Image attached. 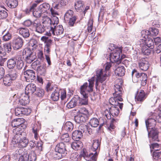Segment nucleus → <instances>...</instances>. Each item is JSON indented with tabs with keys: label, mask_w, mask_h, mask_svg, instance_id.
I'll use <instances>...</instances> for the list:
<instances>
[{
	"label": "nucleus",
	"mask_w": 161,
	"mask_h": 161,
	"mask_svg": "<svg viewBox=\"0 0 161 161\" xmlns=\"http://www.w3.org/2000/svg\"><path fill=\"white\" fill-rule=\"evenodd\" d=\"M96 79L95 86L97 89L98 87V82L101 81V69H99L96 71V77H92L88 80L89 85L87 82L84 83L80 88V93L83 96L84 98H79V104L80 105H86L88 103V93L93 91L94 81Z\"/></svg>",
	"instance_id": "1"
},
{
	"label": "nucleus",
	"mask_w": 161,
	"mask_h": 161,
	"mask_svg": "<svg viewBox=\"0 0 161 161\" xmlns=\"http://www.w3.org/2000/svg\"><path fill=\"white\" fill-rule=\"evenodd\" d=\"M114 89L115 92L113 93V97L109 99V103L115 106L119 104L120 109H122L123 103H120L119 102H122L123 100L121 96L123 92L122 88L119 85L116 84L114 85Z\"/></svg>",
	"instance_id": "2"
},
{
	"label": "nucleus",
	"mask_w": 161,
	"mask_h": 161,
	"mask_svg": "<svg viewBox=\"0 0 161 161\" xmlns=\"http://www.w3.org/2000/svg\"><path fill=\"white\" fill-rule=\"evenodd\" d=\"M112 105L110 107H108V110L106 109L104 110V114H103V116H104V119H103V123L101 121V127L103 125H105L107 122V119L110 118L111 115L114 117L117 116L119 113V111L118 106L119 107V105H114L111 104Z\"/></svg>",
	"instance_id": "3"
},
{
	"label": "nucleus",
	"mask_w": 161,
	"mask_h": 161,
	"mask_svg": "<svg viewBox=\"0 0 161 161\" xmlns=\"http://www.w3.org/2000/svg\"><path fill=\"white\" fill-rule=\"evenodd\" d=\"M132 80L134 83L141 81V85H145L147 80V75L144 73H140L136 69H134L131 72Z\"/></svg>",
	"instance_id": "4"
},
{
	"label": "nucleus",
	"mask_w": 161,
	"mask_h": 161,
	"mask_svg": "<svg viewBox=\"0 0 161 161\" xmlns=\"http://www.w3.org/2000/svg\"><path fill=\"white\" fill-rule=\"evenodd\" d=\"M55 150V153L54 154V157L57 159H59L65 157L67 153L65 145L63 142L58 144L56 146Z\"/></svg>",
	"instance_id": "5"
},
{
	"label": "nucleus",
	"mask_w": 161,
	"mask_h": 161,
	"mask_svg": "<svg viewBox=\"0 0 161 161\" xmlns=\"http://www.w3.org/2000/svg\"><path fill=\"white\" fill-rule=\"evenodd\" d=\"M122 49L120 47H117L115 51L110 53L109 55V59L112 63L121 62V60L125 57V56L121 55L120 54L122 53Z\"/></svg>",
	"instance_id": "6"
},
{
	"label": "nucleus",
	"mask_w": 161,
	"mask_h": 161,
	"mask_svg": "<svg viewBox=\"0 0 161 161\" xmlns=\"http://www.w3.org/2000/svg\"><path fill=\"white\" fill-rule=\"evenodd\" d=\"M80 155L83 157L86 161H96L97 156V152L93 153H89L86 149H83L80 153Z\"/></svg>",
	"instance_id": "7"
},
{
	"label": "nucleus",
	"mask_w": 161,
	"mask_h": 161,
	"mask_svg": "<svg viewBox=\"0 0 161 161\" xmlns=\"http://www.w3.org/2000/svg\"><path fill=\"white\" fill-rule=\"evenodd\" d=\"M111 64L110 63L107 62L103 65V68L101 69V82L108 80L110 76V69Z\"/></svg>",
	"instance_id": "8"
},
{
	"label": "nucleus",
	"mask_w": 161,
	"mask_h": 161,
	"mask_svg": "<svg viewBox=\"0 0 161 161\" xmlns=\"http://www.w3.org/2000/svg\"><path fill=\"white\" fill-rule=\"evenodd\" d=\"M62 100H63L66 97V92L64 89H58L55 90L52 93L51 95V98L54 101H57L59 99L60 96Z\"/></svg>",
	"instance_id": "9"
},
{
	"label": "nucleus",
	"mask_w": 161,
	"mask_h": 161,
	"mask_svg": "<svg viewBox=\"0 0 161 161\" xmlns=\"http://www.w3.org/2000/svg\"><path fill=\"white\" fill-rule=\"evenodd\" d=\"M13 133L15 134L12 140V142L14 144H18L20 142L21 139L22 138L23 133L20 131L18 128H16L13 130Z\"/></svg>",
	"instance_id": "10"
},
{
	"label": "nucleus",
	"mask_w": 161,
	"mask_h": 161,
	"mask_svg": "<svg viewBox=\"0 0 161 161\" xmlns=\"http://www.w3.org/2000/svg\"><path fill=\"white\" fill-rule=\"evenodd\" d=\"M17 95V96L15 95L14 97H15L17 96L19 97H18L19 99L18 101L20 104L22 105H25L29 103L30 102L29 95L26 93L25 92L21 94L20 96L19 95H20L19 94H18Z\"/></svg>",
	"instance_id": "11"
},
{
	"label": "nucleus",
	"mask_w": 161,
	"mask_h": 161,
	"mask_svg": "<svg viewBox=\"0 0 161 161\" xmlns=\"http://www.w3.org/2000/svg\"><path fill=\"white\" fill-rule=\"evenodd\" d=\"M86 128V125H80L79 128L81 130H75L72 133V138L75 141H79L82 136V132L85 131L84 128Z\"/></svg>",
	"instance_id": "12"
},
{
	"label": "nucleus",
	"mask_w": 161,
	"mask_h": 161,
	"mask_svg": "<svg viewBox=\"0 0 161 161\" xmlns=\"http://www.w3.org/2000/svg\"><path fill=\"white\" fill-rule=\"evenodd\" d=\"M25 78L26 81L32 82L36 78L35 72L32 70L28 69L24 73Z\"/></svg>",
	"instance_id": "13"
},
{
	"label": "nucleus",
	"mask_w": 161,
	"mask_h": 161,
	"mask_svg": "<svg viewBox=\"0 0 161 161\" xmlns=\"http://www.w3.org/2000/svg\"><path fill=\"white\" fill-rule=\"evenodd\" d=\"M23 42L21 37H18L14 38L12 41V47L15 50H17L21 47Z\"/></svg>",
	"instance_id": "14"
},
{
	"label": "nucleus",
	"mask_w": 161,
	"mask_h": 161,
	"mask_svg": "<svg viewBox=\"0 0 161 161\" xmlns=\"http://www.w3.org/2000/svg\"><path fill=\"white\" fill-rule=\"evenodd\" d=\"M64 32V29L61 25H58L56 27H52V29L50 31V33H52L53 35L59 36L62 34Z\"/></svg>",
	"instance_id": "15"
},
{
	"label": "nucleus",
	"mask_w": 161,
	"mask_h": 161,
	"mask_svg": "<svg viewBox=\"0 0 161 161\" xmlns=\"http://www.w3.org/2000/svg\"><path fill=\"white\" fill-rule=\"evenodd\" d=\"M139 66L141 70L146 71L149 67L148 62L144 58H141L139 62Z\"/></svg>",
	"instance_id": "16"
},
{
	"label": "nucleus",
	"mask_w": 161,
	"mask_h": 161,
	"mask_svg": "<svg viewBox=\"0 0 161 161\" xmlns=\"http://www.w3.org/2000/svg\"><path fill=\"white\" fill-rule=\"evenodd\" d=\"M148 131V136L149 138H152L153 141H158V130L155 128L152 129L150 132Z\"/></svg>",
	"instance_id": "17"
},
{
	"label": "nucleus",
	"mask_w": 161,
	"mask_h": 161,
	"mask_svg": "<svg viewBox=\"0 0 161 161\" xmlns=\"http://www.w3.org/2000/svg\"><path fill=\"white\" fill-rule=\"evenodd\" d=\"M25 122V120L22 118L16 119H14L11 123V125L14 127L18 128L22 127L23 123Z\"/></svg>",
	"instance_id": "18"
},
{
	"label": "nucleus",
	"mask_w": 161,
	"mask_h": 161,
	"mask_svg": "<svg viewBox=\"0 0 161 161\" xmlns=\"http://www.w3.org/2000/svg\"><path fill=\"white\" fill-rule=\"evenodd\" d=\"M147 97V94L145 93L144 91L142 90H140V91L137 92L135 98L137 101L142 102Z\"/></svg>",
	"instance_id": "19"
},
{
	"label": "nucleus",
	"mask_w": 161,
	"mask_h": 161,
	"mask_svg": "<svg viewBox=\"0 0 161 161\" xmlns=\"http://www.w3.org/2000/svg\"><path fill=\"white\" fill-rule=\"evenodd\" d=\"M33 26L36 27V31L40 33H42L45 30V27L42 25L39 21L35 20L33 23Z\"/></svg>",
	"instance_id": "20"
},
{
	"label": "nucleus",
	"mask_w": 161,
	"mask_h": 161,
	"mask_svg": "<svg viewBox=\"0 0 161 161\" xmlns=\"http://www.w3.org/2000/svg\"><path fill=\"white\" fill-rule=\"evenodd\" d=\"M146 125L147 130L149 129H152L156 125L155 119L152 118H149L145 121Z\"/></svg>",
	"instance_id": "21"
},
{
	"label": "nucleus",
	"mask_w": 161,
	"mask_h": 161,
	"mask_svg": "<svg viewBox=\"0 0 161 161\" xmlns=\"http://www.w3.org/2000/svg\"><path fill=\"white\" fill-rule=\"evenodd\" d=\"M42 23L44 27H46L47 29L50 28L52 29V26L51 24V19L47 16H45L43 17L42 19Z\"/></svg>",
	"instance_id": "22"
},
{
	"label": "nucleus",
	"mask_w": 161,
	"mask_h": 161,
	"mask_svg": "<svg viewBox=\"0 0 161 161\" xmlns=\"http://www.w3.org/2000/svg\"><path fill=\"white\" fill-rule=\"evenodd\" d=\"M36 90L35 85L33 84H30L28 85L25 89V92L29 95L32 94Z\"/></svg>",
	"instance_id": "23"
},
{
	"label": "nucleus",
	"mask_w": 161,
	"mask_h": 161,
	"mask_svg": "<svg viewBox=\"0 0 161 161\" xmlns=\"http://www.w3.org/2000/svg\"><path fill=\"white\" fill-rule=\"evenodd\" d=\"M125 73V69L124 67L122 66H119L115 71V73L116 75L120 77L124 76Z\"/></svg>",
	"instance_id": "24"
},
{
	"label": "nucleus",
	"mask_w": 161,
	"mask_h": 161,
	"mask_svg": "<svg viewBox=\"0 0 161 161\" xmlns=\"http://www.w3.org/2000/svg\"><path fill=\"white\" fill-rule=\"evenodd\" d=\"M41 40L44 43V47L51 48L53 43L51 39H49L47 37L43 36L41 38Z\"/></svg>",
	"instance_id": "25"
},
{
	"label": "nucleus",
	"mask_w": 161,
	"mask_h": 161,
	"mask_svg": "<svg viewBox=\"0 0 161 161\" xmlns=\"http://www.w3.org/2000/svg\"><path fill=\"white\" fill-rule=\"evenodd\" d=\"M82 143L79 141H75L71 144L72 148L75 150H78L80 149L82 147Z\"/></svg>",
	"instance_id": "26"
},
{
	"label": "nucleus",
	"mask_w": 161,
	"mask_h": 161,
	"mask_svg": "<svg viewBox=\"0 0 161 161\" xmlns=\"http://www.w3.org/2000/svg\"><path fill=\"white\" fill-rule=\"evenodd\" d=\"M19 33L24 37H27L30 36L29 30L26 28H20L19 29Z\"/></svg>",
	"instance_id": "27"
},
{
	"label": "nucleus",
	"mask_w": 161,
	"mask_h": 161,
	"mask_svg": "<svg viewBox=\"0 0 161 161\" xmlns=\"http://www.w3.org/2000/svg\"><path fill=\"white\" fill-rule=\"evenodd\" d=\"M32 132L34 134V137L36 140L38 137V133L39 130V125L36 123H34L32 125Z\"/></svg>",
	"instance_id": "28"
},
{
	"label": "nucleus",
	"mask_w": 161,
	"mask_h": 161,
	"mask_svg": "<svg viewBox=\"0 0 161 161\" xmlns=\"http://www.w3.org/2000/svg\"><path fill=\"white\" fill-rule=\"evenodd\" d=\"M79 97H77V98L75 97L73 98L70 102L67 103L66 107L69 108H71L75 107L77 103V101H78V99Z\"/></svg>",
	"instance_id": "29"
},
{
	"label": "nucleus",
	"mask_w": 161,
	"mask_h": 161,
	"mask_svg": "<svg viewBox=\"0 0 161 161\" xmlns=\"http://www.w3.org/2000/svg\"><path fill=\"white\" fill-rule=\"evenodd\" d=\"M36 56L35 53L32 52L31 54H30L29 55L26 57L25 60L27 63L31 64L36 59Z\"/></svg>",
	"instance_id": "30"
},
{
	"label": "nucleus",
	"mask_w": 161,
	"mask_h": 161,
	"mask_svg": "<svg viewBox=\"0 0 161 161\" xmlns=\"http://www.w3.org/2000/svg\"><path fill=\"white\" fill-rule=\"evenodd\" d=\"M29 143V141L26 137L22 136L20 141L18 144V146L19 147H26Z\"/></svg>",
	"instance_id": "31"
},
{
	"label": "nucleus",
	"mask_w": 161,
	"mask_h": 161,
	"mask_svg": "<svg viewBox=\"0 0 161 161\" xmlns=\"http://www.w3.org/2000/svg\"><path fill=\"white\" fill-rule=\"evenodd\" d=\"M75 121L78 123H82L86 121L85 115L79 114L78 115L75 116Z\"/></svg>",
	"instance_id": "32"
},
{
	"label": "nucleus",
	"mask_w": 161,
	"mask_h": 161,
	"mask_svg": "<svg viewBox=\"0 0 161 161\" xmlns=\"http://www.w3.org/2000/svg\"><path fill=\"white\" fill-rule=\"evenodd\" d=\"M50 7L49 4L47 3H44L41 4L38 8L39 10H40L43 13L46 12L49 9Z\"/></svg>",
	"instance_id": "33"
},
{
	"label": "nucleus",
	"mask_w": 161,
	"mask_h": 161,
	"mask_svg": "<svg viewBox=\"0 0 161 161\" xmlns=\"http://www.w3.org/2000/svg\"><path fill=\"white\" fill-rule=\"evenodd\" d=\"M7 6L10 8H14L18 5L17 0H7L6 2Z\"/></svg>",
	"instance_id": "34"
},
{
	"label": "nucleus",
	"mask_w": 161,
	"mask_h": 161,
	"mask_svg": "<svg viewBox=\"0 0 161 161\" xmlns=\"http://www.w3.org/2000/svg\"><path fill=\"white\" fill-rule=\"evenodd\" d=\"M73 128V124L69 121L66 122L63 126V129L68 132L72 130Z\"/></svg>",
	"instance_id": "35"
},
{
	"label": "nucleus",
	"mask_w": 161,
	"mask_h": 161,
	"mask_svg": "<svg viewBox=\"0 0 161 161\" xmlns=\"http://www.w3.org/2000/svg\"><path fill=\"white\" fill-rule=\"evenodd\" d=\"M36 70L39 74L42 76L45 75L46 72V67L44 66L40 65L37 66Z\"/></svg>",
	"instance_id": "36"
},
{
	"label": "nucleus",
	"mask_w": 161,
	"mask_h": 161,
	"mask_svg": "<svg viewBox=\"0 0 161 161\" xmlns=\"http://www.w3.org/2000/svg\"><path fill=\"white\" fill-rule=\"evenodd\" d=\"M83 3L82 1H77L75 3V8L77 12L81 11L83 9Z\"/></svg>",
	"instance_id": "37"
},
{
	"label": "nucleus",
	"mask_w": 161,
	"mask_h": 161,
	"mask_svg": "<svg viewBox=\"0 0 161 161\" xmlns=\"http://www.w3.org/2000/svg\"><path fill=\"white\" fill-rule=\"evenodd\" d=\"M12 80L10 76L7 75L3 79L4 84L6 86H9L11 85Z\"/></svg>",
	"instance_id": "38"
},
{
	"label": "nucleus",
	"mask_w": 161,
	"mask_h": 161,
	"mask_svg": "<svg viewBox=\"0 0 161 161\" xmlns=\"http://www.w3.org/2000/svg\"><path fill=\"white\" fill-rule=\"evenodd\" d=\"M16 64V62L14 58H10L7 62V66L10 69H13Z\"/></svg>",
	"instance_id": "39"
},
{
	"label": "nucleus",
	"mask_w": 161,
	"mask_h": 161,
	"mask_svg": "<svg viewBox=\"0 0 161 161\" xmlns=\"http://www.w3.org/2000/svg\"><path fill=\"white\" fill-rule=\"evenodd\" d=\"M17 59V61L16 64V67L18 69H20L23 67L24 65L21 56H19Z\"/></svg>",
	"instance_id": "40"
},
{
	"label": "nucleus",
	"mask_w": 161,
	"mask_h": 161,
	"mask_svg": "<svg viewBox=\"0 0 161 161\" xmlns=\"http://www.w3.org/2000/svg\"><path fill=\"white\" fill-rule=\"evenodd\" d=\"M153 155L154 161H161V151L154 152Z\"/></svg>",
	"instance_id": "41"
},
{
	"label": "nucleus",
	"mask_w": 161,
	"mask_h": 161,
	"mask_svg": "<svg viewBox=\"0 0 161 161\" xmlns=\"http://www.w3.org/2000/svg\"><path fill=\"white\" fill-rule=\"evenodd\" d=\"M73 12L71 10L67 11L65 14L64 19L66 21H69V19L73 17Z\"/></svg>",
	"instance_id": "42"
},
{
	"label": "nucleus",
	"mask_w": 161,
	"mask_h": 161,
	"mask_svg": "<svg viewBox=\"0 0 161 161\" xmlns=\"http://www.w3.org/2000/svg\"><path fill=\"white\" fill-rule=\"evenodd\" d=\"M100 144L99 143L98 140H94L93 141L92 146L91 147V149L93 151H95L99 147V150L100 147H99V146Z\"/></svg>",
	"instance_id": "43"
},
{
	"label": "nucleus",
	"mask_w": 161,
	"mask_h": 161,
	"mask_svg": "<svg viewBox=\"0 0 161 161\" xmlns=\"http://www.w3.org/2000/svg\"><path fill=\"white\" fill-rule=\"evenodd\" d=\"M89 124L92 127H96L99 125V122L97 118H93L90 120Z\"/></svg>",
	"instance_id": "44"
},
{
	"label": "nucleus",
	"mask_w": 161,
	"mask_h": 161,
	"mask_svg": "<svg viewBox=\"0 0 161 161\" xmlns=\"http://www.w3.org/2000/svg\"><path fill=\"white\" fill-rule=\"evenodd\" d=\"M32 52V50L30 48H27L24 49L22 52V56L23 58H26V57L31 54Z\"/></svg>",
	"instance_id": "45"
},
{
	"label": "nucleus",
	"mask_w": 161,
	"mask_h": 161,
	"mask_svg": "<svg viewBox=\"0 0 161 161\" xmlns=\"http://www.w3.org/2000/svg\"><path fill=\"white\" fill-rule=\"evenodd\" d=\"M26 157L28 158V160L30 161H35L36 159V154L34 153H32L29 155L25 154Z\"/></svg>",
	"instance_id": "46"
},
{
	"label": "nucleus",
	"mask_w": 161,
	"mask_h": 161,
	"mask_svg": "<svg viewBox=\"0 0 161 161\" xmlns=\"http://www.w3.org/2000/svg\"><path fill=\"white\" fill-rule=\"evenodd\" d=\"M115 121L114 119H112L109 125H107V130L110 132H111L114 129L115 126L114 125V123Z\"/></svg>",
	"instance_id": "47"
},
{
	"label": "nucleus",
	"mask_w": 161,
	"mask_h": 161,
	"mask_svg": "<svg viewBox=\"0 0 161 161\" xmlns=\"http://www.w3.org/2000/svg\"><path fill=\"white\" fill-rule=\"evenodd\" d=\"M146 46L150 49H153L154 47V44L153 40L150 39L146 42Z\"/></svg>",
	"instance_id": "48"
},
{
	"label": "nucleus",
	"mask_w": 161,
	"mask_h": 161,
	"mask_svg": "<svg viewBox=\"0 0 161 161\" xmlns=\"http://www.w3.org/2000/svg\"><path fill=\"white\" fill-rule=\"evenodd\" d=\"M3 45L4 50L7 51L8 53H9L11 51L12 47L10 43H6L3 44Z\"/></svg>",
	"instance_id": "49"
},
{
	"label": "nucleus",
	"mask_w": 161,
	"mask_h": 161,
	"mask_svg": "<svg viewBox=\"0 0 161 161\" xmlns=\"http://www.w3.org/2000/svg\"><path fill=\"white\" fill-rule=\"evenodd\" d=\"M93 20L92 19H89L87 23V29L89 32H90L92 31Z\"/></svg>",
	"instance_id": "50"
},
{
	"label": "nucleus",
	"mask_w": 161,
	"mask_h": 161,
	"mask_svg": "<svg viewBox=\"0 0 161 161\" xmlns=\"http://www.w3.org/2000/svg\"><path fill=\"white\" fill-rule=\"evenodd\" d=\"M43 13L38 8L37 10L34 11L33 12V16L36 18H39L42 16Z\"/></svg>",
	"instance_id": "51"
},
{
	"label": "nucleus",
	"mask_w": 161,
	"mask_h": 161,
	"mask_svg": "<svg viewBox=\"0 0 161 161\" xmlns=\"http://www.w3.org/2000/svg\"><path fill=\"white\" fill-rule=\"evenodd\" d=\"M12 80L16 79L17 76V72L15 70H12L10 72L9 74H8Z\"/></svg>",
	"instance_id": "52"
},
{
	"label": "nucleus",
	"mask_w": 161,
	"mask_h": 161,
	"mask_svg": "<svg viewBox=\"0 0 161 161\" xmlns=\"http://www.w3.org/2000/svg\"><path fill=\"white\" fill-rule=\"evenodd\" d=\"M51 21V24L52 25V26L54 27V26H56V25L58 24V19L57 17L53 16L52 17Z\"/></svg>",
	"instance_id": "53"
},
{
	"label": "nucleus",
	"mask_w": 161,
	"mask_h": 161,
	"mask_svg": "<svg viewBox=\"0 0 161 161\" xmlns=\"http://www.w3.org/2000/svg\"><path fill=\"white\" fill-rule=\"evenodd\" d=\"M62 141L65 142H68L69 141V138L68 133H65L62 135L60 137Z\"/></svg>",
	"instance_id": "54"
},
{
	"label": "nucleus",
	"mask_w": 161,
	"mask_h": 161,
	"mask_svg": "<svg viewBox=\"0 0 161 161\" xmlns=\"http://www.w3.org/2000/svg\"><path fill=\"white\" fill-rule=\"evenodd\" d=\"M142 52L143 54L145 55H148L151 53V50L148 48H146L145 47H144L142 49Z\"/></svg>",
	"instance_id": "55"
},
{
	"label": "nucleus",
	"mask_w": 161,
	"mask_h": 161,
	"mask_svg": "<svg viewBox=\"0 0 161 161\" xmlns=\"http://www.w3.org/2000/svg\"><path fill=\"white\" fill-rule=\"evenodd\" d=\"M8 13L4 10H0V19H3L6 18L8 16Z\"/></svg>",
	"instance_id": "56"
},
{
	"label": "nucleus",
	"mask_w": 161,
	"mask_h": 161,
	"mask_svg": "<svg viewBox=\"0 0 161 161\" xmlns=\"http://www.w3.org/2000/svg\"><path fill=\"white\" fill-rule=\"evenodd\" d=\"M15 115L17 116H22L21 107H18L15 109Z\"/></svg>",
	"instance_id": "57"
},
{
	"label": "nucleus",
	"mask_w": 161,
	"mask_h": 161,
	"mask_svg": "<svg viewBox=\"0 0 161 161\" xmlns=\"http://www.w3.org/2000/svg\"><path fill=\"white\" fill-rule=\"evenodd\" d=\"M35 94L39 97H42L44 94V91L42 89H38L36 90Z\"/></svg>",
	"instance_id": "58"
},
{
	"label": "nucleus",
	"mask_w": 161,
	"mask_h": 161,
	"mask_svg": "<svg viewBox=\"0 0 161 161\" xmlns=\"http://www.w3.org/2000/svg\"><path fill=\"white\" fill-rule=\"evenodd\" d=\"M151 31V36H156L159 33L158 29L154 27L152 28Z\"/></svg>",
	"instance_id": "59"
},
{
	"label": "nucleus",
	"mask_w": 161,
	"mask_h": 161,
	"mask_svg": "<svg viewBox=\"0 0 161 161\" xmlns=\"http://www.w3.org/2000/svg\"><path fill=\"white\" fill-rule=\"evenodd\" d=\"M78 155L77 153H72L70 157V158L73 161H77L78 160Z\"/></svg>",
	"instance_id": "60"
},
{
	"label": "nucleus",
	"mask_w": 161,
	"mask_h": 161,
	"mask_svg": "<svg viewBox=\"0 0 161 161\" xmlns=\"http://www.w3.org/2000/svg\"><path fill=\"white\" fill-rule=\"evenodd\" d=\"M22 109V114L28 115L31 113V110H28L27 108L21 107Z\"/></svg>",
	"instance_id": "61"
},
{
	"label": "nucleus",
	"mask_w": 161,
	"mask_h": 161,
	"mask_svg": "<svg viewBox=\"0 0 161 161\" xmlns=\"http://www.w3.org/2000/svg\"><path fill=\"white\" fill-rule=\"evenodd\" d=\"M76 18L75 16H73V17L69 19V25L71 26H73L75 23V21L76 20Z\"/></svg>",
	"instance_id": "62"
},
{
	"label": "nucleus",
	"mask_w": 161,
	"mask_h": 161,
	"mask_svg": "<svg viewBox=\"0 0 161 161\" xmlns=\"http://www.w3.org/2000/svg\"><path fill=\"white\" fill-rule=\"evenodd\" d=\"M145 40L143 39H140L139 42H138V44L141 47L144 48L146 47Z\"/></svg>",
	"instance_id": "63"
},
{
	"label": "nucleus",
	"mask_w": 161,
	"mask_h": 161,
	"mask_svg": "<svg viewBox=\"0 0 161 161\" xmlns=\"http://www.w3.org/2000/svg\"><path fill=\"white\" fill-rule=\"evenodd\" d=\"M37 57L38 58L41 60H43L44 59L43 53L42 51L39 50L38 51L37 53Z\"/></svg>",
	"instance_id": "64"
}]
</instances>
